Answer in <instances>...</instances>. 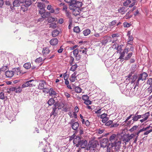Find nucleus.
<instances>
[{
  "mask_svg": "<svg viewBox=\"0 0 152 152\" xmlns=\"http://www.w3.org/2000/svg\"><path fill=\"white\" fill-rule=\"evenodd\" d=\"M138 78L137 81L136 82V86H138L140 81H143L145 80L147 77V74L145 72L140 74L138 76Z\"/></svg>",
  "mask_w": 152,
  "mask_h": 152,
  "instance_id": "obj_1",
  "label": "nucleus"
},
{
  "mask_svg": "<svg viewBox=\"0 0 152 152\" xmlns=\"http://www.w3.org/2000/svg\"><path fill=\"white\" fill-rule=\"evenodd\" d=\"M87 144V141L85 140L82 139L79 143H77L76 145L77 147L80 146L81 148H86Z\"/></svg>",
  "mask_w": 152,
  "mask_h": 152,
  "instance_id": "obj_2",
  "label": "nucleus"
},
{
  "mask_svg": "<svg viewBox=\"0 0 152 152\" xmlns=\"http://www.w3.org/2000/svg\"><path fill=\"white\" fill-rule=\"evenodd\" d=\"M135 135L134 134H131L126 135L123 138V141L126 143V142H128L130 141V140L133 138L135 136Z\"/></svg>",
  "mask_w": 152,
  "mask_h": 152,
  "instance_id": "obj_3",
  "label": "nucleus"
},
{
  "mask_svg": "<svg viewBox=\"0 0 152 152\" xmlns=\"http://www.w3.org/2000/svg\"><path fill=\"white\" fill-rule=\"evenodd\" d=\"M119 35L118 34H114L112 35L111 37H110V39H109V42L114 43L118 40V38L119 37Z\"/></svg>",
  "mask_w": 152,
  "mask_h": 152,
  "instance_id": "obj_4",
  "label": "nucleus"
},
{
  "mask_svg": "<svg viewBox=\"0 0 152 152\" xmlns=\"http://www.w3.org/2000/svg\"><path fill=\"white\" fill-rule=\"evenodd\" d=\"M74 121L73 120H72L69 124L72 125V127L73 129L76 130L77 129L79 125L77 122L74 123Z\"/></svg>",
  "mask_w": 152,
  "mask_h": 152,
  "instance_id": "obj_5",
  "label": "nucleus"
},
{
  "mask_svg": "<svg viewBox=\"0 0 152 152\" xmlns=\"http://www.w3.org/2000/svg\"><path fill=\"white\" fill-rule=\"evenodd\" d=\"M111 144V145H113V147H115L116 151H118L120 148L121 142L120 141H115L113 143H112Z\"/></svg>",
  "mask_w": 152,
  "mask_h": 152,
  "instance_id": "obj_6",
  "label": "nucleus"
},
{
  "mask_svg": "<svg viewBox=\"0 0 152 152\" xmlns=\"http://www.w3.org/2000/svg\"><path fill=\"white\" fill-rule=\"evenodd\" d=\"M13 70L14 75H15V76L17 75H21L25 73V72H22V70L21 71L19 68H15Z\"/></svg>",
  "mask_w": 152,
  "mask_h": 152,
  "instance_id": "obj_7",
  "label": "nucleus"
},
{
  "mask_svg": "<svg viewBox=\"0 0 152 152\" xmlns=\"http://www.w3.org/2000/svg\"><path fill=\"white\" fill-rule=\"evenodd\" d=\"M129 48H126L125 49H124V51L122 52H120V56L119 58L121 60L123 59V60H124V56L125 54V53L127 54L129 52Z\"/></svg>",
  "mask_w": 152,
  "mask_h": 152,
  "instance_id": "obj_8",
  "label": "nucleus"
},
{
  "mask_svg": "<svg viewBox=\"0 0 152 152\" xmlns=\"http://www.w3.org/2000/svg\"><path fill=\"white\" fill-rule=\"evenodd\" d=\"M108 142V139L105 138L101 140L100 141L101 147L103 148L105 147Z\"/></svg>",
  "mask_w": 152,
  "mask_h": 152,
  "instance_id": "obj_9",
  "label": "nucleus"
},
{
  "mask_svg": "<svg viewBox=\"0 0 152 152\" xmlns=\"http://www.w3.org/2000/svg\"><path fill=\"white\" fill-rule=\"evenodd\" d=\"M96 146L97 144L95 141H93L91 142H89L88 145L87 149V150H90L91 148H95L96 147Z\"/></svg>",
  "mask_w": 152,
  "mask_h": 152,
  "instance_id": "obj_10",
  "label": "nucleus"
},
{
  "mask_svg": "<svg viewBox=\"0 0 152 152\" xmlns=\"http://www.w3.org/2000/svg\"><path fill=\"white\" fill-rule=\"evenodd\" d=\"M87 48L83 47H80L79 48V52L80 54H86L87 51Z\"/></svg>",
  "mask_w": 152,
  "mask_h": 152,
  "instance_id": "obj_11",
  "label": "nucleus"
},
{
  "mask_svg": "<svg viewBox=\"0 0 152 152\" xmlns=\"http://www.w3.org/2000/svg\"><path fill=\"white\" fill-rule=\"evenodd\" d=\"M5 75L6 77L8 78L12 77L14 75L13 71H7L5 72Z\"/></svg>",
  "mask_w": 152,
  "mask_h": 152,
  "instance_id": "obj_12",
  "label": "nucleus"
},
{
  "mask_svg": "<svg viewBox=\"0 0 152 152\" xmlns=\"http://www.w3.org/2000/svg\"><path fill=\"white\" fill-rule=\"evenodd\" d=\"M58 40L56 38H53L50 41V43L51 45L53 46L56 45L58 43Z\"/></svg>",
  "mask_w": 152,
  "mask_h": 152,
  "instance_id": "obj_13",
  "label": "nucleus"
},
{
  "mask_svg": "<svg viewBox=\"0 0 152 152\" xmlns=\"http://www.w3.org/2000/svg\"><path fill=\"white\" fill-rule=\"evenodd\" d=\"M82 139L81 137L79 136H76V137L73 140V142L74 144H77V143H79L81 141Z\"/></svg>",
  "mask_w": 152,
  "mask_h": 152,
  "instance_id": "obj_14",
  "label": "nucleus"
},
{
  "mask_svg": "<svg viewBox=\"0 0 152 152\" xmlns=\"http://www.w3.org/2000/svg\"><path fill=\"white\" fill-rule=\"evenodd\" d=\"M22 88L20 87H12L11 88V90L14 91L16 93H20L22 91Z\"/></svg>",
  "mask_w": 152,
  "mask_h": 152,
  "instance_id": "obj_15",
  "label": "nucleus"
},
{
  "mask_svg": "<svg viewBox=\"0 0 152 152\" xmlns=\"http://www.w3.org/2000/svg\"><path fill=\"white\" fill-rule=\"evenodd\" d=\"M118 12L122 15L124 14L126 12L127 10L125 7H123L119 8L118 9Z\"/></svg>",
  "mask_w": 152,
  "mask_h": 152,
  "instance_id": "obj_16",
  "label": "nucleus"
},
{
  "mask_svg": "<svg viewBox=\"0 0 152 152\" xmlns=\"http://www.w3.org/2000/svg\"><path fill=\"white\" fill-rule=\"evenodd\" d=\"M47 92H49V95L50 96H54L56 95V92L54 90L53 88H50L49 90L48 91H47Z\"/></svg>",
  "mask_w": 152,
  "mask_h": 152,
  "instance_id": "obj_17",
  "label": "nucleus"
},
{
  "mask_svg": "<svg viewBox=\"0 0 152 152\" xmlns=\"http://www.w3.org/2000/svg\"><path fill=\"white\" fill-rule=\"evenodd\" d=\"M24 3L23 4H25L27 7H29L32 4V1L31 0H23Z\"/></svg>",
  "mask_w": 152,
  "mask_h": 152,
  "instance_id": "obj_18",
  "label": "nucleus"
},
{
  "mask_svg": "<svg viewBox=\"0 0 152 152\" xmlns=\"http://www.w3.org/2000/svg\"><path fill=\"white\" fill-rule=\"evenodd\" d=\"M150 115V113L149 112H148L144 114L141 115V116L142 118H144L146 120L148 118Z\"/></svg>",
  "mask_w": 152,
  "mask_h": 152,
  "instance_id": "obj_19",
  "label": "nucleus"
},
{
  "mask_svg": "<svg viewBox=\"0 0 152 152\" xmlns=\"http://www.w3.org/2000/svg\"><path fill=\"white\" fill-rule=\"evenodd\" d=\"M76 72H74L71 75L70 77L69 80L71 82H74L75 81L76 77Z\"/></svg>",
  "mask_w": 152,
  "mask_h": 152,
  "instance_id": "obj_20",
  "label": "nucleus"
},
{
  "mask_svg": "<svg viewBox=\"0 0 152 152\" xmlns=\"http://www.w3.org/2000/svg\"><path fill=\"white\" fill-rule=\"evenodd\" d=\"M46 83L45 81L42 80L40 82L39 84V87L40 89H44L45 85Z\"/></svg>",
  "mask_w": 152,
  "mask_h": 152,
  "instance_id": "obj_21",
  "label": "nucleus"
},
{
  "mask_svg": "<svg viewBox=\"0 0 152 152\" xmlns=\"http://www.w3.org/2000/svg\"><path fill=\"white\" fill-rule=\"evenodd\" d=\"M76 2V1L74 0H72V1L70 2V7L71 9H74L75 8Z\"/></svg>",
  "mask_w": 152,
  "mask_h": 152,
  "instance_id": "obj_22",
  "label": "nucleus"
},
{
  "mask_svg": "<svg viewBox=\"0 0 152 152\" xmlns=\"http://www.w3.org/2000/svg\"><path fill=\"white\" fill-rule=\"evenodd\" d=\"M138 76H137V75H134L131 82L132 83H134L136 84V82L138 79Z\"/></svg>",
  "mask_w": 152,
  "mask_h": 152,
  "instance_id": "obj_23",
  "label": "nucleus"
},
{
  "mask_svg": "<svg viewBox=\"0 0 152 152\" xmlns=\"http://www.w3.org/2000/svg\"><path fill=\"white\" fill-rule=\"evenodd\" d=\"M50 52L49 49L48 47H45L43 48L42 50V53L43 55H47Z\"/></svg>",
  "mask_w": 152,
  "mask_h": 152,
  "instance_id": "obj_24",
  "label": "nucleus"
},
{
  "mask_svg": "<svg viewBox=\"0 0 152 152\" xmlns=\"http://www.w3.org/2000/svg\"><path fill=\"white\" fill-rule=\"evenodd\" d=\"M59 31L57 30H55L53 31L52 33V36L54 37L57 36L59 34Z\"/></svg>",
  "mask_w": 152,
  "mask_h": 152,
  "instance_id": "obj_25",
  "label": "nucleus"
},
{
  "mask_svg": "<svg viewBox=\"0 0 152 152\" xmlns=\"http://www.w3.org/2000/svg\"><path fill=\"white\" fill-rule=\"evenodd\" d=\"M13 7H18L20 5L19 0H14L13 2Z\"/></svg>",
  "mask_w": 152,
  "mask_h": 152,
  "instance_id": "obj_26",
  "label": "nucleus"
},
{
  "mask_svg": "<svg viewBox=\"0 0 152 152\" xmlns=\"http://www.w3.org/2000/svg\"><path fill=\"white\" fill-rule=\"evenodd\" d=\"M117 136L116 134H113L109 137V140L111 142H112L116 139Z\"/></svg>",
  "mask_w": 152,
  "mask_h": 152,
  "instance_id": "obj_27",
  "label": "nucleus"
},
{
  "mask_svg": "<svg viewBox=\"0 0 152 152\" xmlns=\"http://www.w3.org/2000/svg\"><path fill=\"white\" fill-rule=\"evenodd\" d=\"M55 102V100L53 98H51L49 99L48 102V103L50 106H51Z\"/></svg>",
  "mask_w": 152,
  "mask_h": 152,
  "instance_id": "obj_28",
  "label": "nucleus"
},
{
  "mask_svg": "<svg viewBox=\"0 0 152 152\" xmlns=\"http://www.w3.org/2000/svg\"><path fill=\"white\" fill-rule=\"evenodd\" d=\"M91 31L88 29H86L84 30L83 31V34L85 36H87L90 34Z\"/></svg>",
  "mask_w": 152,
  "mask_h": 152,
  "instance_id": "obj_29",
  "label": "nucleus"
},
{
  "mask_svg": "<svg viewBox=\"0 0 152 152\" xmlns=\"http://www.w3.org/2000/svg\"><path fill=\"white\" fill-rule=\"evenodd\" d=\"M28 7L26 6L25 4H23L21 6V10L23 12H25L27 10Z\"/></svg>",
  "mask_w": 152,
  "mask_h": 152,
  "instance_id": "obj_30",
  "label": "nucleus"
},
{
  "mask_svg": "<svg viewBox=\"0 0 152 152\" xmlns=\"http://www.w3.org/2000/svg\"><path fill=\"white\" fill-rule=\"evenodd\" d=\"M23 67L27 69H30L31 67V64L30 63H27L23 65Z\"/></svg>",
  "mask_w": 152,
  "mask_h": 152,
  "instance_id": "obj_31",
  "label": "nucleus"
},
{
  "mask_svg": "<svg viewBox=\"0 0 152 152\" xmlns=\"http://www.w3.org/2000/svg\"><path fill=\"white\" fill-rule=\"evenodd\" d=\"M44 4L41 2H38L37 4V7L40 9L44 8Z\"/></svg>",
  "mask_w": 152,
  "mask_h": 152,
  "instance_id": "obj_32",
  "label": "nucleus"
},
{
  "mask_svg": "<svg viewBox=\"0 0 152 152\" xmlns=\"http://www.w3.org/2000/svg\"><path fill=\"white\" fill-rule=\"evenodd\" d=\"M50 13L49 12H45L44 14L41 15V16L42 18H46L50 16Z\"/></svg>",
  "mask_w": 152,
  "mask_h": 152,
  "instance_id": "obj_33",
  "label": "nucleus"
},
{
  "mask_svg": "<svg viewBox=\"0 0 152 152\" xmlns=\"http://www.w3.org/2000/svg\"><path fill=\"white\" fill-rule=\"evenodd\" d=\"M141 118V115H135L132 118V120H133V121H137L138 120V119H140Z\"/></svg>",
  "mask_w": 152,
  "mask_h": 152,
  "instance_id": "obj_34",
  "label": "nucleus"
},
{
  "mask_svg": "<svg viewBox=\"0 0 152 152\" xmlns=\"http://www.w3.org/2000/svg\"><path fill=\"white\" fill-rule=\"evenodd\" d=\"M57 109L56 107H55L53 108L52 111L51 113H50V116H51L52 115H54V116H56V113L55 112L56 109Z\"/></svg>",
  "mask_w": 152,
  "mask_h": 152,
  "instance_id": "obj_35",
  "label": "nucleus"
},
{
  "mask_svg": "<svg viewBox=\"0 0 152 152\" xmlns=\"http://www.w3.org/2000/svg\"><path fill=\"white\" fill-rule=\"evenodd\" d=\"M73 31L75 33H79L80 31V29L78 26H76L74 27Z\"/></svg>",
  "mask_w": 152,
  "mask_h": 152,
  "instance_id": "obj_36",
  "label": "nucleus"
},
{
  "mask_svg": "<svg viewBox=\"0 0 152 152\" xmlns=\"http://www.w3.org/2000/svg\"><path fill=\"white\" fill-rule=\"evenodd\" d=\"M82 6V3L80 1H76L75 8H80Z\"/></svg>",
  "mask_w": 152,
  "mask_h": 152,
  "instance_id": "obj_37",
  "label": "nucleus"
},
{
  "mask_svg": "<svg viewBox=\"0 0 152 152\" xmlns=\"http://www.w3.org/2000/svg\"><path fill=\"white\" fill-rule=\"evenodd\" d=\"M64 104L63 103L61 102H59L58 104V108L59 109H61L64 106Z\"/></svg>",
  "mask_w": 152,
  "mask_h": 152,
  "instance_id": "obj_38",
  "label": "nucleus"
},
{
  "mask_svg": "<svg viewBox=\"0 0 152 152\" xmlns=\"http://www.w3.org/2000/svg\"><path fill=\"white\" fill-rule=\"evenodd\" d=\"M79 52V49H76L74 50L73 51V54L74 56H76L77 55H78Z\"/></svg>",
  "mask_w": 152,
  "mask_h": 152,
  "instance_id": "obj_39",
  "label": "nucleus"
},
{
  "mask_svg": "<svg viewBox=\"0 0 152 152\" xmlns=\"http://www.w3.org/2000/svg\"><path fill=\"white\" fill-rule=\"evenodd\" d=\"M132 55L133 53L132 52H130L128 53L126 56L125 57V59L126 60H129L131 58Z\"/></svg>",
  "mask_w": 152,
  "mask_h": 152,
  "instance_id": "obj_40",
  "label": "nucleus"
},
{
  "mask_svg": "<svg viewBox=\"0 0 152 152\" xmlns=\"http://www.w3.org/2000/svg\"><path fill=\"white\" fill-rule=\"evenodd\" d=\"M57 26L56 23H52L49 25V27L51 28H55Z\"/></svg>",
  "mask_w": 152,
  "mask_h": 152,
  "instance_id": "obj_41",
  "label": "nucleus"
},
{
  "mask_svg": "<svg viewBox=\"0 0 152 152\" xmlns=\"http://www.w3.org/2000/svg\"><path fill=\"white\" fill-rule=\"evenodd\" d=\"M78 66L76 64L72 65L70 68V70L74 71L76 69L77 67Z\"/></svg>",
  "mask_w": 152,
  "mask_h": 152,
  "instance_id": "obj_42",
  "label": "nucleus"
},
{
  "mask_svg": "<svg viewBox=\"0 0 152 152\" xmlns=\"http://www.w3.org/2000/svg\"><path fill=\"white\" fill-rule=\"evenodd\" d=\"M29 83L28 82V81L24 83L22 86L21 88H25L29 86Z\"/></svg>",
  "mask_w": 152,
  "mask_h": 152,
  "instance_id": "obj_43",
  "label": "nucleus"
},
{
  "mask_svg": "<svg viewBox=\"0 0 152 152\" xmlns=\"http://www.w3.org/2000/svg\"><path fill=\"white\" fill-rule=\"evenodd\" d=\"M47 20L48 23H50L54 21L55 20V19L54 18L50 17L48 18Z\"/></svg>",
  "mask_w": 152,
  "mask_h": 152,
  "instance_id": "obj_44",
  "label": "nucleus"
},
{
  "mask_svg": "<svg viewBox=\"0 0 152 152\" xmlns=\"http://www.w3.org/2000/svg\"><path fill=\"white\" fill-rule=\"evenodd\" d=\"M34 80H30L28 81V82L29 83V86L30 87H31L35 86L34 84Z\"/></svg>",
  "mask_w": 152,
  "mask_h": 152,
  "instance_id": "obj_45",
  "label": "nucleus"
},
{
  "mask_svg": "<svg viewBox=\"0 0 152 152\" xmlns=\"http://www.w3.org/2000/svg\"><path fill=\"white\" fill-rule=\"evenodd\" d=\"M123 46V45H118L117 48V51L118 52H121L122 50V48Z\"/></svg>",
  "mask_w": 152,
  "mask_h": 152,
  "instance_id": "obj_46",
  "label": "nucleus"
},
{
  "mask_svg": "<svg viewBox=\"0 0 152 152\" xmlns=\"http://www.w3.org/2000/svg\"><path fill=\"white\" fill-rule=\"evenodd\" d=\"M131 1L130 0H127L125 1L123 4V5L125 6H127L129 4L131 3Z\"/></svg>",
  "mask_w": 152,
  "mask_h": 152,
  "instance_id": "obj_47",
  "label": "nucleus"
},
{
  "mask_svg": "<svg viewBox=\"0 0 152 152\" xmlns=\"http://www.w3.org/2000/svg\"><path fill=\"white\" fill-rule=\"evenodd\" d=\"M134 73L133 72H132L131 73H130L128 76H126V80H129L130 79L131 77L132 76V75Z\"/></svg>",
  "mask_w": 152,
  "mask_h": 152,
  "instance_id": "obj_48",
  "label": "nucleus"
},
{
  "mask_svg": "<svg viewBox=\"0 0 152 152\" xmlns=\"http://www.w3.org/2000/svg\"><path fill=\"white\" fill-rule=\"evenodd\" d=\"M75 91L77 93H80L82 91V89L79 87H76L75 88Z\"/></svg>",
  "mask_w": 152,
  "mask_h": 152,
  "instance_id": "obj_49",
  "label": "nucleus"
},
{
  "mask_svg": "<svg viewBox=\"0 0 152 152\" xmlns=\"http://www.w3.org/2000/svg\"><path fill=\"white\" fill-rule=\"evenodd\" d=\"M42 59L41 57H39L35 60V62L37 63H39L42 62Z\"/></svg>",
  "mask_w": 152,
  "mask_h": 152,
  "instance_id": "obj_50",
  "label": "nucleus"
},
{
  "mask_svg": "<svg viewBox=\"0 0 152 152\" xmlns=\"http://www.w3.org/2000/svg\"><path fill=\"white\" fill-rule=\"evenodd\" d=\"M113 147V145H109L108 146L106 152H111V150Z\"/></svg>",
  "mask_w": 152,
  "mask_h": 152,
  "instance_id": "obj_51",
  "label": "nucleus"
},
{
  "mask_svg": "<svg viewBox=\"0 0 152 152\" xmlns=\"http://www.w3.org/2000/svg\"><path fill=\"white\" fill-rule=\"evenodd\" d=\"M82 99L84 101L89 99V97L87 95H83L82 96Z\"/></svg>",
  "mask_w": 152,
  "mask_h": 152,
  "instance_id": "obj_52",
  "label": "nucleus"
},
{
  "mask_svg": "<svg viewBox=\"0 0 152 152\" xmlns=\"http://www.w3.org/2000/svg\"><path fill=\"white\" fill-rule=\"evenodd\" d=\"M147 84L152 86V78H149L147 80Z\"/></svg>",
  "mask_w": 152,
  "mask_h": 152,
  "instance_id": "obj_53",
  "label": "nucleus"
},
{
  "mask_svg": "<svg viewBox=\"0 0 152 152\" xmlns=\"http://www.w3.org/2000/svg\"><path fill=\"white\" fill-rule=\"evenodd\" d=\"M70 59L69 61V63L70 66H72L73 64L74 60V58L72 56H70Z\"/></svg>",
  "mask_w": 152,
  "mask_h": 152,
  "instance_id": "obj_54",
  "label": "nucleus"
},
{
  "mask_svg": "<svg viewBox=\"0 0 152 152\" xmlns=\"http://www.w3.org/2000/svg\"><path fill=\"white\" fill-rule=\"evenodd\" d=\"M104 131V129L100 128L98 131V133L99 134H101L103 133Z\"/></svg>",
  "mask_w": 152,
  "mask_h": 152,
  "instance_id": "obj_55",
  "label": "nucleus"
},
{
  "mask_svg": "<svg viewBox=\"0 0 152 152\" xmlns=\"http://www.w3.org/2000/svg\"><path fill=\"white\" fill-rule=\"evenodd\" d=\"M84 103L87 105H88L89 104H91V102L90 100H89V99L85 101L84 102Z\"/></svg>",
  "mask_w": 152,
  "mask_h": 152,
  "instance_id": "obj_56",
  "label": "nucleus"
},
{
  "mask_svg": "<svg viewBox=\"0 0 152 152\" xmlns=\"http://www.w3.org/2000/svg\"><path fill=\"white\" fill-rule=\"evenodd\" d=\"M138 126H133L132 128L131 129H129L130 131L131 132H132L134 131V130L136 129L137 128Z\"/></svg>",
  "mask_w": 152,
  "mask_h": 152,
  "instance_id": "obj_57",
  "label": "nucleus"
},
{
  "mask_svg": "<svg viewBox=\"0 0 152 152\" xmlns=\"http://www.w3.org/2000/svg\"><path fill=\"white\" fill-rule=\"evenodd\" d=\"M39 11V13L41 15L45 12V11L44 8L40 9Z\"/></svg>",
  "mask_w": 152,
  "mask_h": 152,
  "instance_id": "obj_58",
  "label": "nucleus"
},
{
  "mask_svg": "<svg viewBox=\"0 0 152 152\" xmlns=\"http://www.w3.org/2000/svg\"><path fill=\"white\" fill-rule=\"evenodd\" d=\"M8 66H4L2 67L1 69V70L3 71H5L8 69Z\"/></svg>",
  "mask_w": 152,
  "mask_h": 152,
  "instance_id": "obj_59",
  "label": "nucleus"
},
{
  "mask_svg": "<svg viewBox=\"0 0 152 152\" xmlns=\"http://www.w3.org/2000/svg\"><path fill=\"white\" fill-rule=\"evenodd\" d=\"M116 23V20H113L109 24L110 26H114Z\"/></svg>",
  "mask_w": 152,
  "mask_h": 152,
  "instance_id": "obj_60",
  "label": "nucleus"
},
{
  "mask_svg": "<svg viewBox=\"0 0 152 152\" xmlns=\"http://www.w3.org/2000/svg\"><path fill=\"white\" fill-rule=\"evenodd\" d=\"M150 126H148L147 127H143L142 129H141L140 130V131L141 132H142V131H145L146 130L148 129L150 127Z\"/></svg>",
  "mask_w": 152,
  "mask_h": 152,
  "instance_id": "obj_61",
  "label": "nucleus"
},
{
  "mask_svg": "<svg viewBox=\"0 0 152 152\" xmlns=\"http://www.w3.org/2000/svg\"><path fill=\"white\" fill-rule=\"evenodd\" d=\"M123 26L124 27H128L130 26V24L127 22H125L124 23Z\"/></svg>",
  "mask_w": 152,
  "mask_h": 152,
  "instance_id": "obj_62",
  "label": "nucleus"
},
{
  "mask_svg": "<svg viewBox=\"0 0 152 152\" xmlns=\"http://www.w3.org/2000/svg\"><path fill=\"white\" fill-rule=\"evenodd\" d=\"M108 42H109V40H108L107 39H105L102 41V43L103 45H105Z\"/></svg>",
  "mask_w": 152,
  "mask_h": 152,
  "instance_id": "obj_63",
  "label": "nucleus"
},
{
  "mask_svg": "<svg viewBox=\"0 0 152 152\" xmlns=\"http://www.w3.org/2000/svg\"><path fill=\"white\" fill-rule=\"evenodd\" d=\"M147 90L149 94H150L152 92V86H150L148 88Z\"/></svg>",
  "mask_w": 152,
  "mask_h": 152,
  "instance_id": "obj_64",
  "label": "nucleus"
}]
</instances>
